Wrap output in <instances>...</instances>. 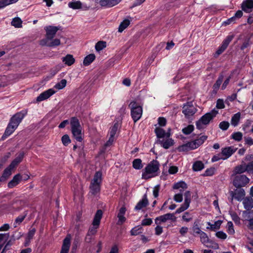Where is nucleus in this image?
<instances>
[{
  "label": "nucleus",
  "mask_w": 253,
  "mask_h": 253,
  "mask_svg": "<svg viewBox=\"0 0 253 253\" xmlns=\"http://www.w3.org/2000/svg\"><path fill=\"white\" fill-rule=\"evenodd\" d=\"M20 174L18 173L14 176L12 179L10 180L8 183V187L9 188H12L21 181L20 180Z\"/></svg>",
  "instance_id": "23"
},
{
  "label": "nucleus",
  "mask_w": 253,
  "mask_h": 253,
  "mask_svg": "<svg viewBox=\"0 0 253 253\" xmlns=\"http://www.w3.org/2000/svg\"><path fill=\"white\" fill-rule=\"evenodd\" d=\"M62 62L68 66H71L75 63V60L71 54H67L62 58Z\"/></svg>",
  "instance_id": "28"
},
{
  "label": "nucleus",
  "mask_w": 253,
  "mask_h": 253,
  "mask_svg": "<svg viewBox=\"0 0 253 253\" xmlns=\"http://www.w3.org/2000/svg\"><path fill=\"white\" fill-rule=\"evenodd\" d=\"M215 172V169L214 168H210V169H208L204 174V176H212L214 174Z\"/></svg>",
  "instance_id": "54"
},
{
  "label": "nucleus",
  "mask_w": 253,
  "mask_h": 253,
  "mask_svg": "<svg viewBox=\"0 0 253 253\" xmlns=\"http://www.w3.org/2000/svg\"><path fill=\"white\" fill-rule=\"evenodd\" d=\"M172 187L174 189H178L180 188H182L183 189H186L187 188V186L185 182L180 181L174 184Z\"/></svg>",
  "instance_id": "44"
},
{
  "label": "nucleus",
  "mask_w": 253,
  "mask_h": 253,
  "mask_svg": "<svg viewBox=\"0 0 253 253\" xmlns=\"http://www.w3.org/2000/svg\"><path fill=\"white\" fill-rule=\"evenodd\" d=\"M182 218L183 220L186 222H189L192 219L193 216L189 212H185L182 215Z\"/></svg>",
  "instance_id": "53"
},
{
  "label": "nucleus",
  "mask_w": 253,
  "mask_h": 253,
  "mask_svg": "<svg viewBox=\"0 0 253 253\" xmlns=\"http://www.w3.org/2000/svg\"><path fill=\"white\" fill-rule=\"evenodd\" d=\"M230 195L233 198L234 197L238 201H241L244 199L245 192L243 189L239 188L236 189L234 192L231 191L230 192Z\"/></svg>",
  "instance_id": "14"
},
{
  "label": "nucleus",
  "mask_w": 253,
  "mask_h": 253,
  "mask_svg": "<svg viewBox=\"0 0 253 253\" xmlns=\"http://www.w3.org/2000/svg\"><path fill=\"white\" fill-rule=\"evenodd\" d=\"M61 26H48L45 27L46 36L48 39L52 40L58 30H60Z\"/></svg>",
  "instance_id": "11"
},
{
  "label": "nucleus",
  "mask_w": 253,
  "mask_h": 253,
  "mask_svg": "<svg viewBox=\"0 0 253 253\" xmlns=\"http://www.w3.org/2000/svg\"><path fill=\"white\" fill-rule=\"evenodd\" d=\"M249 181V178L245 175H238L235 177L233 184L237 188H239L245 186Z\"/></svg>",
  "instance_id": "5"
},
{
  "label": "nucleus",
  "mask_w": 253,
  "mask_h": 253,
  "mask_svg": "<svg viewBox=\"0 0 253 253\" xmlns=\"http://www.w3.org/2000/svg\"><path fill=\"white\" fill-rule=\"evenodd\" d=\"M132 167L135 169H141L143 167L141 160L140 159H134L132 162Z\"/></svg>",
  "instance_id": "37"
},
{
  "label": "nucleus",
  "mask_w": 253,
  "mask_h": 253,
  "mask_svg": "<svg viewBox=\"0 0 253 253\" xmlns=\"http://www.w3.org/2000/svg\"><path fill=\"white\" fill-rule=\"evenodd\" d=\"M143 228L141 225H138L134 227L130 231L131 236H136L142 232Z\"/></svg>",
  "instance_id": "34"
},
{
  "label": "nucleus",
  "mask_w": 253,
  "mask_h": 253,
  "mask_svg": "<svg viewBox=\"0 0 253 253\" xmlns=\"http://www.w3.org/2000/svg\"><path fill=\"white\" fill-rule=\"evenodd\" d=\"M70 244V238L66 237L63 240L60 253H68Z\"/></svg>",
  "instance_id": "20"
},
{
  "label": "nucleus",
  "mask_w": 253,
  "mask_h": 253,
  "mask_svg": "<svg viewBox=\"0 0 253 253\" xmlns=\"http://www.w3.org/2000/svg\"><path fill=\"white\" fill-rule=\"evenodd\" d=\"M234 36L233 35L228 36L223 41L222 44L220 46L217 50H216L214 57H216L223 53L225 50L228 47L229 44L233 39Z\"/></svg>",
  "instance_id": "8"
},
{
  "label": "nucleus",
  "mask_w": 253,
  "mask_h": 253,
  "mask_svg": "<svg viewBox=\"0 0 253 253\" xmlns=\"http://www.w3.org/2000/svg\"><path fill=\"white\" fill-rule=\"evenodd\" d=\"M131 110V116L134 122H136L141 117L142 114V107L136 101H132L129 104Z\"/></svg>",
  "instance_id": "4"
},
{
  "label": "nucleus",
  "mask_w": 253,
  "mask_h": 253,
  "mask_svg": "<svg viewBox=\"0 0 253 253\" xmlns=\"http://www.w3.org/2000/svg\"><path fill=\"white\" fill-rule=\"evenodd\" d=\"M95 59V56L94 54H90L87 55L84 60V65L88 66Z\"/></svg>",
  "instance_id": "32"
},
{
  "label": "nucleus",
  "mask_w": 253,
  "mask_h": 253,
  "mask_svg": "<svg viewBox=\"0 0 253 253\" xmlns=\"http://www.w3.org/2000/svg\"><path fill=\"white\" fill-rule=\"evenodd\" d=\"M248 172V169L247 164L245 163L244 165H240L236 166L233 170V173L235 174H241L244 172Z\"/></svg>",
  "instance_id": "26"
},
{
  "label": "nucleus",
  "mask_w": 253,
  "mask_h": 253,
  "mask_svg": "<svg viewBox=\"0 0 253 253\" xmlns=\"http://www.w3.org/2000/svg\"><path fill=\"white\" fill-rule=\"evenodd\" d=\"M218 114V111L213 109L210 112L207 113L203 115L198 121L196 122V127L198 129H202L205 128L204 126L208 125L210 121L214 118Z\"/></svg>",
  "instance_id": "3"
},
{
  "label": "nucleus",
  "mask_w": 253,
  "mask_h": 253,
  "mask_svg": "<svg viewBox=\"0 0 253 253\" xmlns=\"http://www.w3.org/2000/svg\"><path fill=\"white\" fill-rule=\"evenodd\" d=\"M177 149L179 152H187L188 151H190L187 143L179 146L178 147Z\"/></svg>",
  "instance_id": "55"
},
{
  "label": "nucleus",
  "mask_w": 253,
  "mask_h": 253,
  "mask_svg": "<svg viewBox=\"0 0 253 253\" xmlns=\"http://www.w3.org/2000/svg\"><path fill=\"white\" fill-rule=\"evenodd\" d=\"M180 193L176 194L174 195L173 197V200L178 203H180L183 200V195L182 192L183 191V190H180Z\"/></svg>",
  "instance_id": "48"
},
{
  "label": "nucleus",
  "mask_w": 253,
  "mask_h": 253,
  "mask_svg": "<svg viewBox=\"0 0 253 253\" xmlns=\"http://www.w3.org/2000/svg\"><path fill=\"white\" fill-rule=\"evenodd\" d=\"M103 212L102 210H98L97 211L92 222V225L93 226H99L100 220L102 216Z\"/></svg>",
  "instance_id": "25"
},
{
  "label": "nucleus",
  "mask_w": 253,
  "mask_h": 253,
  "mask_svg": "<svg viewBox=\"0 0 253 253\" xmlns=\"http://www.w3.org/2000/svg\"><path fill=\"white\" fill-rule=\"evenodd\" d=\"M216 107L218 109H223L225 107L223 100L221 99H218L216 101Z\"/></svg>",
  "instance_id": "61"
},
{
  "label": "nucleus",
  "mask_w": 253,
  "mask_h": 253,
  "mask_svg": "<svg viewBox=\"0 0 253 253\" xmlns=\"http://www.w3.org/2000/svg\"><path fill=\"white\" fill-rule=\"evenodd\" d=\"M68 6L73 9H83L86 10L88 8L87 6H83V4L80 0H72L68 3Z\"/></svg>",
  "instance_id": "16"
},
{
  "label": "nucleus",
  "mask_w": 253,
  "mask_h": 253,
  "mask_svg": "<svg viewBox=\"0 0 253 253\" xmlns=\"http://www.w3.org/2000/svg\"><path fill=\"white\" fill-rule=\"evenodd\" d=\"M207 245L205 246L208 248H211L213 249H218L219 248L218 244L214 241L209 239V241L206 243Z\"/></svg>",
  "instance_id": "41"
},
{
  "label": "nucleus",
  "mask_w": 253,
  "mask_h": 253,
  "mask_svg": "<svg viewBox=\"0 0 253 253\" xmlns=\"http://www.w3.org/2000/svg\"><path fill=\"white\" fill-rule=\"evenodd\" d=\"M62 142L64 146H67L71 142L70 138L68 134L64 135L61 138Z\"/></svg>",
  "instance_id": "50"
},
{
  "label": "nucleus",
  "mask_w": 253,
  "mask_h": 253,
  "mask_svg": "<svg viewBox=\"0 0 253 253\" xmlns=\"http://www.w3.org/2000/svg\"><path fill=\"white\" fill-rule=\"evenodd\" d=\"M106 46V42L104 41H99L97 42L95 46V48L96 51H99Z\"/></svg>",
  "instance_id": "42"
},
{
  "label": "nucleus",
  "mask_w": 253,
  "mask_h": 253,
  "mask_svg": "<svg viewBox=\"0 0 253 253\" xmlns=\"http://www.w3.org/2000/svg\"><path fill=\"white\" fill-rule=\"evenodd\" d=\"M118 127L119 124L117 123H116L113 125V126L111 128H110V130L109 131L110 137L114 138V136L118 130Z\"/></svg>",
  "instance_id": "43"
},
{
  "label": "nucleus",
  "mask_w": 253,
  "mask_h": 253,
  "mask_svg": "<svg viewBox=\"0 0 253 253\" xmlns=\"http://www.w3.org/2000/svg\"><path fill=\"white\" fill-rule=\"evenodd\" d=\"M243 204L245 209L248 211L253 207V200L251 197H246L243 199Z\"/></svg>",
  "instance_id": "27"
},
{
  "label": "nucleus",
  "mask_w": 253,
  "mask_h": 253,
  "mask_svg": "<svg viewBox=\"0 0 253 253\" xmlns=\"http://www.w3.org/2000/svg\"><path fill=\"white\" fill-rule=\"evenodd\" d=\"M129 24L130 21L128 19H125L120 23L118 28V32L122 33Z\"/></svg>",
  "instance_id": "35"
},
{
  "label": "nucleus",
  "mask_w": 253,
  "mask_h": 253,
  "mask_svg": "<svg viewBox=\"0 0 253 253\" xmlns=\"http://www.w3.org/2000/svg\"><path fill=\"white\" fill-rule=\"evenodd\" d=\"M14 168L10 167V165H9L3 171L2 176L0 177V181H4L6 180L9 176L11 174V170Z\"/></svg>",
  "instance_id": "24"
},
{
  "label": "nucleus",
  "mask_w": 253,
  "mask_h": 253,
  "mask_svg": "<svg viewBox=\"0 0 253 253\" xmlns=\"http://www.w3.org/2000/svg\"><path fill=\"white\" fill-rule=\"evenodd\" d=\"M27 114V111L24 110L17 112L10 118L9 123L17 127Z\"/></svg>",
  "instance_id": "6"
},
{
  "label": "nucleus",
  "mask_w": 253,
  "mask_h": 253,
  "mask_svg": "<svg viewBox=\"0 0 253 253\" xmlns=\"http://www.w3.org/2000/svg\"><path fill=\"white\" fill-rule=\"evenodd\" d=\"M22 236V234L21 232L15 231L11 237L12 238V240L15 241L16 240L19 239Z\"/></svg>",
  "instance_id": "60"
},
{
  "label": "nucleus",
  "mask_w": 253,
  "mask_h": 253,
  "mask_svg": "<svg viewBox=\"0 0 253 253\" xmlns=\"http://www.w3.org/2000/svg\"><path fill=\"white\" fill-rule=\"evenodd\" d=\"M241 117L240 113L238 112L235 114L231 118V124L234 126H236L238 125Z\"/></svg>",
  "instance_id": "33"
},
{
  "label": "nucleus",
  "mask_w": 253,
  "mask_h": 253,
  "mask_svg": "<svg viewBox=\"0 0 253 253\" xmlns=\"http://www.w3.org/2000/svg\"><path fill=\"white\" fill-rule=\"evenodd\" d=\"M18 0H0V9L5 6L16 2Z\"/></svg>",
  "instance_id": "40"
},
{
  "label": "nucleus",
  "mask_w": 253,
  "mask_h": 253,
  "mask_svg": "<svg viewBox=\"0 0 253 253\" xmlns=\"http://www.w3.org/2000/svg\"><path fill=\"white\" fill-rule=\"evenodd\" d=\"M248 173L253 174V160L247 164Z\"/></svg>",
  "instance_id": "62"
},
{
  "label": "nucleus",
  "mask_w": 253,
  "mask_h": 253,
  "mask_svg": "<svg viewBox=\"0 0 253 253\" xmlns=\"http://www.w3.org/2000/svg\"><path fill=\"white\" fill-rule=\"evenodd\" d=\"M120 0H100L99 1V3L101 6L108 8L113 7L118 4Z\"/></svg>",
  "instance_id": "18"
},
{
  "label": "nucleus",
  "mask_w": 253,
  "mask_h": 253,
  "mask_svg": "<svg viewBox=\"0 0 253 253\" xmlns=\"http://www.w3.org/2000/svg\"><path fill=\"white\" fill-rule=\"evenodd\" d=\"M89 188L90 193L92 195H96L100 191V185L91 183Z\"/></svg>",
  "instance_id": "30"
},
{
  "label": "nucleus",
  "mask_w": 253,
  "mask_h": 253,
  "mask_svg": "<svg viewBox=\"0 0 253 253\" xmlns=\"http://www.w3.org/2000/svg\"><path fill=\"white\" fill-rule=\"evenodd\" d=\"M216 236L219 239L225 240L227 238V235L223 231H218L215 234Z\"/></svg>",
  "instance_id": "58"
},
{
  "label": "nucleus",
  "mask_w": 253,
  "mask_h": 253,
  "mask_svg": "<svg viewBox=\"0 0 253 253\" xmlns=\"http://www.w3.org/2000/svg\"><path fill=\"white\" fill-rule=\"evenodd\" d=\"M176 217L174 213H168L163 215L157 217L155 219V222L157 225H159L162 222H165L168 220L175 221Z\"/></svg>",
  "instance_id": "10"
},
{
  "label": "nucleus",
  "mask_w": 253,
  "mask_h": 253,
  "mask_svg": "<svg viewBox=\"0 0 253 253\" xmlns=\"http://www.w3.org/2000/svg\"><path fill=\"white\" fill-rule=\"evenodd\" d=\"M221 223L222 221L221 220H217L215 221L214 224H211L209 222H208V224L210 226V227H208L207 229H210L211 230L214 231L215 230L218 229L220 228Z\"/></svg>",
  "instance_id": "38"
},
{
  "label": "nucleus",
  "mask_w": 253,
  "mask_h": 253,
  "mask_svg": "<svg viewBox=\"0 0 253 253\" xmlns=\"http://www.w3.org/2000/svg\"><path fill=\"white\" fill-rule=\"evenodd\" d=\"M60 44V41L59 39H55L52 40V41L50 42L49 44H48L49 47H53L58 46Z\"/></svg>",
  "instance_id": "56"
},
{
  "label": "nucleus",
  "mask_w": 253,
  "mask_h": 253,
  "mask_svg": "<svg viewBox=\"0 0 253 253\" xmlns=\"http://www.w3.org/2000/svg\"><path fill=\"white\" fill-rule=\"evenodd\" d=\"M223 80V77H219L218 79L216 81L215 83L213 85V88L214 90H217L219 88L220 85H221Z\"/></svg>",
  "instance_id": "51"
},
{
  "label": "nucleus",
  "mask_w": 253,
  "mask_h": 253,
  "mask_svg": "<svg viewBox=\"0 0 253 253\" xmlns=\"http://www.w3.org/2000/svg\"><path fill=\"white\" fill-rule=\"evenodd\" d=\"M204 168V165L201 161H196L192 167L193 170L195 171H200Z\"/></svg>",
  "instance_id": "36"
},
{
  "label": "nucleus",
  "mask_w": 253,
  "mask_h": 253,
  "mask_svg": "<svg viewBox=\"0 0 253 253\" xmlns=\"http://www.w3.org/2000/svg\"><path fill=\"white\" fill-rule=\"evenodd\" d=\"M160 164L157 160L151 161L145 168L142 174V178L148 179L155 176L154 174L159 170Z\"/></svg>",
  "instance_id": "1"
},
{
  "label": "nucleus",
  "mask_w": 253,
  "mask_h": 253,
  "mask_svg": "<svg viewBox=\"0 0 253 253\" xmlns=\"http://www.w3.org/2000/svg\"><path fill=\"white\" fill-rule=\"evenodd\" d=\"M242 137L243 134L241 132H234L232 134V138L237 141H241Z\"/></svg>",
  "instance_id": "49"
},
{
  "label": "nucleus",
  "mask_w": 253,
  "mask_h": 253,
  "mask_svg": "<svg viewBox=\"0 0 253 253\" xmlns=\"http://www.w3.org/2000/svg\"><path fill=\"white\" fill-rule=\"evenodd\" d=\"M25 153L24 152H20L18 155L10 163V167L15 168L20 162H22Z\"/></svg>",
  "instance_id": "21"
},
{
  "label": "nucleus",
  "mask_w": 253,
  "mask_h": 253,
  "mask_svg": "<svg viewBox=\"0 0 253 253\" xmlns=\"http://www.w3.org/2000/svg\"><path fill=\"white\" fill-rule=\"evenodd\" d=\"M67 81L65 79H62L54 85V87L58 89H61L65 87Z\"/></svg>",
  "instance_id": "45"
},
{
  "label": "nucleus",
  "mask_w": 253,
  "mask_h": 253,
  "mask_svg": "<svg viewBox=\"0 0 253 253\" xmlns=\"http://www.w3.org/2000/svg\"><path fill=\"white\" fill-rule=\"evenodd\" d=\"M242 10L246 13H250L253 9V0H244L241 6Z\"/></svg>",
  "instance_id": "13"
},
{
  "label": "nucleus",
  "mask_w": 253,
  "mask_h": 253,
  "mask_svg": "<svg viewBox=\"0 0 253 253\" xmlns=\"http://www.w3.org/2000/svg\"><path fill=\"white\" fill-rule=\"evenodd\" d=\"M159 143L161 144V145L165 149H168L170 146H172L174 144L173 140L170 138L168 139L165 141L164 140H159Z\"/></svg>",
  "instance_id": "29"
},
{
  "label": "nucleus",
  "mask_w": 253,
  "mask_h": 253,
  "mask_svg": "<svg viewBox=\"0 0 253 253\" xmlns=\"http://www.w3.org/2000/svg\"><path fill=\"white\" fill-rule=\"evenodd\" d=\"M232 220L235 223L239 224L240 222V218L236 213H233L231 214Z\"/></svg>",
  "instance_id": "64"
},
{
  "label": "nucleus",
  "mask_w": 253,
  "mask_h": 253,
  "mask_svg": "<svg viewBox=\"0 0 253 253\" xmlns=\"http://www.w3.org/2000/svg\"><path fill=\"white\" fill-rule=\"evenodd\" d=\"M184 202L181 205L180 207L177 209L175 213H180L187 210L190 205L191 200V194L189 191H187L184 193Z\"/></svg>",
  "instance_id": "7"
},
{
  "label": "nucleus",
  "mask_w": 253,
  "mask_h": 253,
  "mask_svg": "<svg viewBox=\"0 0 253 253\" xmlns=\"http://www.w3.org/2000/svg\"><path fill=\"white\" fill-rule=\"evenodd\" d=\"M149 204V202L147 199V194H145L142 199L139 201V202L137 204L136 206L134 208V210L136 211H139L143 209V208L146 207Z\"/></svg>",
  "instance_id": "17"
},
{
  "label": "nucleus",
  "mask_w": 253,
  "mask_h": 253,
  "mask_svg": "<svg viewBox=\"0 0 253 253\" xmlns=\"http://www.w3.org/2000/svg\"><path fill=\"white\" fill-rule=\"evenodd\" d=\"M194 126L192 125H189L187 127L183 128L182 130V132L188 135L190 134L194 130Z\"/></svg>",
  "instance_id": "46"
},
{
  "label": "nucleus",
  "mask_w": 253,
  "mask_h": 253,
  "mask_svg": "<svg viewBox=\"0 0 253 253\" xmlns=\"http://www.w3.org/2000/svg\"><path fill=\"white\" fill-rule=\"evenodd\" d=\"M152 223V220L151 218H145L142 220V226L150 225Z\"/></svg>",
  "instance_id": "63"
},
{
  "label": "nucleus",
  "mask_w": 253,
  "mask_h": 253,
  "mask_svg": "<svg viewBox=\"0 0 253 253\" xmlns=\"http://www.w3.org/2000/svg\"><path fill=\"white\" fill-rule=\"evenodd\" d=\"M71 132L75 139L79 141L83 140L82 133V126L79 122V119L76 117H72L70 120Z\"/></svg>",
  "instance_id": "2"
},
{
  "label": "nucleus",
  "mask_w": 253,
  "mask_h": 253,
  "mask_svg": "<svg viewBox=\"0 0 253 253\" xmlns=\"http://www.w3.org/2000/svg\"><path fill=\"white\" fill-rule=\"evenodd\" d=\"M154 131L156 134L157 137L159 138H164L165 136L167 137H169L170 136V134L169 133H166L164 129L160 127H156Z\"/></svg>",
  "instance_id": "22"
},
{
  "label": "nucleus",
  "mask_w": 253,
  "mask_h": 253,
  "mask_svg": "<svg viewBox=\"0 0 253 253\" xmlns=\"http://www.w3.org/2000/svg\"><path fill=\"white\" fill-rule=\"evenodd\" d=\"M99 226H93L89 228L87 234L94 236L97 232V229Z\"/></svg>",
  "instance_id": "57"
},
{
  "label": "nucleus",
  "mask_w": 253,
  "mask_h": 253,
  "mask_svg": "<svg viewBox=\"0 0 253 253\" xmlns=\"http://www.w3.org/2000/svg\"><path fill=\"white\" fill-rule=\"evenodd\" d=\"M16 128L17 127L16 126L9 123L4 134L1 138V140H4L8 136L11 135L14 131Z\"/></svg>",
  "instance_id": "19"
},
{
  "label": "nucleus",
  "mask_w": 253,
  "mask_h": 253,
  "mask_svg": "<svg viewBox=\"0 0 253 253\" xmlns=\"http://www.w3.org/2000/svg\"><path fill=\"white\" fill-rule=\"evenodd\" d=\"M182 109V113L187 118H189L195 114L197 111V109L193 106L191 102H188L186 104H184Z\"/></svg>",
  "instance_id": "9"
},
{
  "label": "nucleus",
  "mask_w": 253,
  "mask_h": 253,
  "mask_svg": "<svg viewBox=\"0 0 253 253\" xmlns=\"http://www.w3.org/2000/svg\"><path fill=\"white\" fill-rule=\"evenodd\" d=\"M229 126V123L227 121H222L219 125V128L222 130H226Z\"/></svg>",
  "instance_id": "52"
},
{
  "label": "nucleus",
  "mask_w": 253,
  "mask_h": 253,
  "mask_svg": "<svg viewBox=\"0 0 253 253\" xmlns=\"http://www.w3.org/2000/svg\"><path fill=\"white\" fill-rule=\"evenodd\" d=\"M55 93V91L53 89H48V90L41 93L39 96L37 97L36 100L37 102H41L49 98Z\"/></svg>",
  "instance_id": "12"
},
{
  "label": "nucleus",
  "mask_w": 253,
  "mask_h": 253,
  "mask_svg": "<svg viewBox=\"0 0 253 253\" xmlns=\"http://www.w3.org/2000/svg\"><path fill=\"white\" fill-rule=\"evenodd\" d=\"M22 21L19 17H15L11 21V25L15 28H21L22 25Z\"/></svg>",
  "instance_id": "39"
},
{
  "label": "nucleus",
  "mask_w": 253,
  "mask_h": 253,
  "mask_svg": "<svg viewBox=\"0 0 253 253\" xmlns=\"http://www.w3.org/2000/svg\"><path fill=\"white\" fill-rule=\"evenodd\" d=\"M160 189V185L159 184H158L154 187L153 191V194L155 198H157L158 197Z\"/></svg>",
  "instance_id": "59"
},
{
  "label": "nucleus",
  "mask_w": 253,
  "mask_h": 253,
  "mask_svg": "<svg viewBox=\"0 0 253 253\" xmlns=\"http://www.w3.org/2000/svg\"><path fill=\"white\" fill-rule=\"evenodd\" d=\"M236 148H234L232 146L222 148L221 151V155L224 156V157L223 158V160H226L229 158L233 153L236 152Z\"/></svg>",
  "instance_id": "15"
},
{
  "label": "nucleus",
  "mask_w": 253,
  "mask_h": 253,
  "mask_svg": "<svg viewBox=\"0 0 253 253\" xmlns=\"http://www.w3.org/2000/svg\"><path fill=\"white\" fill-rule=\"evenodd\" d=\"M200 241L202 242L203 244L207 245L206 243H207V242L209 241V238L207 235V234L205 233L204 232H203L200 235Z\"/></svg>",
  "instance_id": "47"
},
{
  "label": "nucleus",
  "mask_w": 253,
  "mask_h": 253,
  "mask_svg": "<svg viewBox=\"0 0 253 253\" xmlns=\"http://www.w3.org/2000/svg\"><path fill=\"white\" fill-rule=\"evenodd\" d=\"M102 181V172L101 171H98L95 172L93 178L92 180L91 183L94 184H101Z\"/></svg>",
  "instance_id": "31"
}]
</instances>
